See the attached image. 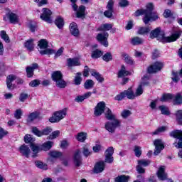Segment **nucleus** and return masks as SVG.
Segmentation results:
<instances>
[{
  "mask_svg": "<svg viewBox=\"0 0 182 182\" xmlns=\"http://www.w3.org/2000/svg\"><path fill=\"white\" fill-rule=\"evenodd\" d=\"M180 36H181V31H176L171 36L165 37L164 32L161 31V28H160V27L155 28L150 33L151 39H154V38H156L157 41H159V42H162L163 43L176 42V41H177Z\"/></svg>",
  "mask_w": 182,
  "mask_h": 182,
  "instance_id": "nucleus-1",
  "label": "nucleus"
},
{
  "mask_svg": "<svg viewBox=\"0 0 182 182\" xmlns=\"http://www.w3.org/2000/svg\"><path fill=\"white\" fill-rule=\"evenodd\" d=\"M153 9H154V6L151 3H149L146 5V9H139L135 11L134 14V16H140L144 15L142 21L145 25H147L149 22H153V21H156L159 19L157 14L153 13Z\"/></svg>",
  "mask_w": 182,
  "mask_h": 182,
  "instance_id": "nucleus-2",
  "label": "nucleus"
},
{
  "mask_svg": "<svg viewBox=\"0 0 182 182\" xmlns=\"http://www.w3.org/2000/svg\"><path fill=\"white\" fill-rule=\"evenodd\" d=\"M141 95H143V87L139 85V87L136 88L135 94L132 90V88H129L127 90H124V92L115 96L114 100L120 102V100H123L124 97H127V99L133 100V99L139 97V96H141Z\"/></svg>",
  "mask_w": 182,
  "mask_h": 182,
  "instance_id": "nucleus-3",
  "label": "nucleus"
},
{
  "mask_svg": "<svg viewBox=\"0 0 182 182\" xmlns=\"http://www.w3.org/2000/svg\"><path fill=\"white\" fill-rule=\"evenodd\" d=\"M51 78L55 82V86L60 89H65L67 86L66 81L63 80V75L60 71H55L51 75Z\"/></svg>",
  "mask_w": 182,
  "mask_h": 182,
  "instance_id": "nucleus-4",
  "label": "nucleus"
},
{
  "mask_svg": "<svg viewBox=\"0 0 182 182\" xmlns=\"http://www.w3.org/2000/svg\"><path fill=\"white\" fill-rule=\"evenodd\" d=\"M66 108L59 111H56L53 113V116L49 118V122L50 123H58L60 120H62L63 119H65V117H66Z\"/></svg>",
  "mask_w": 182,
  "mask_h": 182,
  "instance_id": "nucleus-5",
  "label": "nucleus"
},
{
  "mask_svg": "<svg viewBox=\"0 0 182 182\" xmlns=\"http://www.w3.org/2000/svg\"><path fill=\"white\" fill-rule=\"evenodd\" d=\"M169 136L173 139H178V142L173 143L176 149H182V130L176 129L170 132Z\"/></svg>",
  "mask_w": 182,
  "mask_h": 182,
  "instance_id": "nucleus-6",
  "label": "nucleus"
},
{
  "mask_svg": "<svg viewBox=\"0 0 182 182\" xmlns=\"http://www.w3.org/2000/svg\"><path fill=\"white\" fill-rule=\"evenodd\" d=\"M122 122L119 119H114L112 121H108L105 123V129L109 132V133H114L117 127H120Z\"/></svg>",
  "mask_w": 182,
  "mask_h": 182,
  "instance_id": "nucleus-7",
  "label": "nucleus"
},
{
  "mask_svg": "<svg viewBox=\"0 0 182 182\" xmlns=\"http://www.w3.org/2000/svg\"><path fill=\"white\" fill-rule=\"evenodd\" d=\"M109 38V33L104 31L102 33H100L97 35L96 39L102 46L107 48L109 46V41H107Z\"/></svg>",
  "mask_w": 182,
  "mask_h": 182,
  "instance_id": "nucleus-8",
  "label": "nucleus"
},
{
  "mask_svg": "<svg viewBox=\"0 0 182 182\" xmlns=\"http://www.w3.org/2000/svg\"><path fill=\"white\" fill-rule=\"evenodd\" d=\"M40 18L47 23H52V11L48 8H43Z\"/></svg>",
  "mask_w": 182,
  "mask_h": 182,
  "instance_id": "nucleus-9",
  "label": "nucleus"
},
{
  "mask_svg": "<svg viewBox=\"0 0 182 182\" xmlns=\"http://www.w3.org/2000/svg\"><path fill=\"white\" fill-rule=\"evenodd\" d=\"M164 66V63L156 61L148 68L147 73L149 74L157 73V72H160L163 69Z\"/></svg>",
  "mask_w": 182,
  "mask_h": 182,
  "instance_id": "nucleus-10",
  "label": "nucleus"
},
{
  "mask_svg": "<svg viewBox=\"0 0 182 182\" xmlns=\"http://www.w3.org/2000/svg\"><path fill=\"white\" fill-rule=\"evenodd\" d=\"M106 109H107V107H106V103L105 102L102 101L98 102L95 107V116H96L97 117H99V116H102V114H103V113H105V112L106 111Z\"/></svg>",
  "mask_w": 182,
  "mask_h": 182,
  "instance_id": "nucleus-11",
  "label": "nucleus"
},
{
  "mask_svg": "<svg viewBox=\"0 0 182 182\" xmlns=\"http://www.w3.org/2000/svg\"><path fill=\"white\" fill-rule=\"evenodd\" d=\"M154 145L155 146L154 154V156H159L161 151L164 149V142L163 140L157 139L154 141Z\"/></svg>",
  "mask_w": 182,
  "mask_h": 182,
  "instance_id": "nucleus-12",
  "label": "nucleus"
},
{
  "mask_svg": "<svg viewBox=\"0 0 182 182\" xmlns=\"http://www.w3.org/2000/svg\"><path fill=\"white\" fill-rule=\"evenodd\" d=\"M73 11H76V16L77 18H83L85 16H86L85 12H86V6L81 5L79 6L77 10V5L76 3L73 4Z\"/></svg>",
  "mask_w": 182,
  "mask_h": 182,
  "instance_id": "nucleus-13",
  "label": "nucleus"
},
{
  "mask_svg": "<svg viewBox=\"0 0 182 182\" xmlns=\"http://www.w3.org/2000/svg\"><path fill=\"white\" fill-rule=\"evenodd\" d=\"M32 132L38 137H42V136H48L50 134V133H52V128L46 127V129L41 131L36 127H33Z\"/></svg>",
  "mask_w": 182,
  "mask_h": 182,
  "instance_id": "nucleus-14",
  "label": "nucleus"
},
{
  "mask_svg": "<svg viewBox=\"0 0 182 182\" xmlns=\"http://www.w3.org/2000/svg\"><path fill=\"white\" fill-rule=\"evenodd\" d=\"M114 153V149L112 146L109 147L105 151V159L104 163H108L109 164H112L114 161L113 154Z\"/></svg>",
  "mask_w": 182,
  "mask_h": 182,
  "instance_id": "nucleus-15",
  "label": "nucleus"
},
{
  "mask_svg": "<svg viewBox=\"0 0 182 182\" xmlns=\"http://www.w3.org/2000/svg\"><path fill=\"white\" fill-rule=\"evenodd\" d=\"M113 6H114V1H113V0H109L107 5V10L104 12V15L106 18H110L113 16Z\"/></svg>",
  "mask_w": 182,
  "mask_h": 182,
  "instance_id": "nucleus-16",
  "label": "nucleus"
},
{
  "mask_svg": "<svg viewBox=\"0 0 182 182\" xmlns=\"http://www.w3.org/2000/svg\"><path fill=\"white\" fill-rule=\"evenodd\" d=\"M156 176L161 181H164L165 180H167V173H166V166H161L157 173Z\"/></svg>",
  "mask_w": 182,
  "mask_h": 182,
  "instance_id": "nucleus-17",
  "label": "nucleus"
},
{
  "mask_svg": "<svg viewBox=\"0 0 182 182\" xmlns=\"http://www.w3.org/2000/svg\"><path fill=\"white\" fill-rule=\"evenodd\" d=\"M73 163L75 167H80L82 166V156H80V151L77 150L73 155Z\"/></svg>",
  "mask_w": 182,
  "mask_h": 182,
  "instance_id": "nucleus-18",
  "label": "nucleus"
},
{
  "mask_svg": "<svg viewBox=\"0 0 182 182\" xmlns=\"http://www.w3.org/2000/svg\"><path fill=\"white\" fill-rule=\"evenodd\" d=\"M104 113L107 120H109V121L118 120L116 118V115L114 114V113L112 112L111 109H109V107L105 108V111Z\"/></svg>",
  "mask_w": 182,
  "mask_h": 182,
  "instance_id": "nucleus-19",
  "label": "nucleus"
},
{
  "mask_svg": "<svg viewBox=\"0 0 182 182\" xmlns=\"http://www.w3.org/2000/svg\"><path fill=\"white\" fill-rule=\"evenodd\" d=\"M105 161H101L97 162L94 167V173H95L96 174L102 173V171L105 170Z\"/></svg>",
  "mask_w": 182,
  "mask_h": 182,
  "instance_id": "nucleus-20",
  "label": "nucleus"
},
{
  "mask_svg": "<svg viewBox=\"0 0 182 182\" xmlns=\"http://www.w3.org/2000/svg\"><path fill=\"white\" fill-rule=\"evenodd\" d=\"M92 96V92H87L82 95H78L75 98V102L82 103L85 99H89Z\"/></svg>",
  "mask_w": 182,
  "mask_h": 182,
  "instance_id": "nucleus-21",
  "label": "nucleus"
},
{
  "mask_svg": "<svg viewBox=\"0 0 182 182\" xmlns=\"http://www.w3.org/2000/svg\"><path fill=\"white\" fill-rule=\"evenodd\" d=\"M19 151L22 154L28 159L29 157V154H31V149L28 147V146L23 144L19 148Z\"/></svg>",
  "mask_w": 182,
  "mask_h": 182,
  "instance_id": "nucleus-22",
  "label": "nucleus"
},
{
  "mask_svg": "<svg viewBox=\"0 0 182 182\" xmlns=\"http://www.w3.org/2000/svg\"><path fill=\"white\" fill-rule=\"evenodd\" d=\"M90 73L94 77H95L99 83H103V82H105V78L103 76H102L100 73L96 71V70H91Z\"/></svg>",
  "mask_w": 182,
  "mask_h": 182,
  "instance_id": "nucleus-23",
  "label": "nucleus"
},
{
  "mask_svg": "<svg viewBox=\"0 0 182 182\" xmlns=\"http://www.w3.org/2000/svg\"><path fill=\"white\" fill-rule=\"evenodd\" d=\"M70 31L73 36H79V28H77L76 23H71L70 24Z\"/></svg>",
  "mask_w": 182,
  "mask_h": 182,
  "instance_id": "nucleus-24",
  "label": "nucleus"
},
{
  "mask_svg": "<svg viewBox=\"0 0 182 182\" xmlns=\"http://www.w3.org/2000/svg\"><path fill=\"white\" fill-rule=\"evenodd\" d=\"M173 105H182V92H177L176 95H173Z\"/></svg>",
  "mask_w": 182,
  "mask_h": 182,
  "instance_id": "nucleus-25",
  "label": "nucleus"
},
{
  "mask_svg": "<svg viewBox=\"0 0 182 182\" xmlns=\"http://www.w3.org/2000/svg\"><path fill=\"white\" fill-rule=\"evenodd\" d=\"M68 66L72 68L73 66H80V62L77 58H68L67 59Z\"/></svg>",
  "mask_w": 182,
  "mask_h": 182,
  "instance_id": "nucleus-26",
  "label": "nucleus"
},
{
  "mask_svg": "<svg viewBox=\"0 0 182 182\" xmlns=\"http://www.w3.org/2000/svg\"><path fill=\"white\" fill-rule=\"evenodd\" d=\"M7 16L9 19L10 23H18V22H19V17H18V15L14 13H9Z\"/></svg>",
  "mask_w": 182,
  "mask_h": 182,
  "instance_id": "nucleus-27",
  "label": "nucleus"
},
{
  "mask_svg": "<svg viewBox=\"0 0 182 182\" xmlns=\"http://www.w3.org/2000/svg\"><path fill=\"white\" fill-rule=\"evenodd\" d=\"M53 146V141H47L41 146V150H43V151H48L52 149Z\"/></svg>",
  "mask_w": 182,
  "mask_h": 182,
  "instance_id": "nucleus-28",
  "label": "nucleus"
},
{
  "mask_svg": "<svg viewBox=\"0 0 182 182\" xmlns=\"http://www.w3.org/2000/svg\"><path fill=\"white\" fill-rule=\"evenodd\" d=\"M141 82L139 85V86H141V87H146V86H149V85H150V82H149V80H150V75L149 74H146L143 76L142 79H141Z\"/></svg>",
  "mask_w": 182,
  "mask_h": 182,
  "instance_id": "nucleus-29",
  "label": "nucleus"
},
{
  "mask_svg": "<svg viewBox=\"0 0 182 182\" xmlns=\"http://www.w3.org/2000/svg\"><path fill=\"white\" fill-rule=\"evenodd\" d=\"M25 48H26L27 50H29V52H32L33 49L35 48V45L33 44V39H29L24 43Z\"/></svg>",
  "mask_w": 182,
  "mask_h": 182,
  "instance_id": "nucleus-30",
  "label": "nucleus"
},
{
  "mask_svg": "<svg viewBox=\"0 0 182 182\" xmlns=\"http://www.w3.org/2000/svg\"><path fill=\"white\" fill-rule=\"evenodd\" d=\"M16 79L15 75H10L7 77L6 85L9 90H12L14 87H12V82Z\"/></svg>",
  "mask_w": 182,
  "mask_h": 182,
  "instance_id": "nucleus-31",
  "label": "nucleus"
},
{
  "mask_svg": "<svg viewBox=\"0 0 182 182\" xmlns=\"http://www.w3.org/2000/svg\"><path fill=\"white\" fill-rule=\"evenodd\" d=\"M129 180H130V176L126 175H120L114 178L115 182H129Z\"/></svg>",
  "mask_w": 182,
  "mask_h": 182,
  "instance_id": "nucleus-32",
  "label": "nucleus"
},
{
  "mask_svg": "<svg viewBox=\"0 0 182 182\" xmlns=\"http://www.w3.org/2000/svg\"><path fill=\"white\" fill-rule=\"evenodd\" d=\"M113 28V25L111 23H105L101 25L98 28L97 31H101L102 32H106L107 31H110Z\"/></svg>",
  "mask_w": 182,
  "mask_h": 182,
  "instance_id": "nucleus-33",
  "label": "nucleus"
},
{
  "mask_svg": "<svg viewBox=\"0 0 182 182\" xmlns=\"http://www.w3.org/2000/svg\"><path fill=\"white\" fill-rule=\"evenodd\" d=\"M55 23L58 29H62L65 25V21H63V18L60 16H58L55 21Z\"/></svg>",
  "mask_w": 182,
  "mask_h": 182,
  "instance_id": "nucleus-34",
  "label": "nucleus"
},
{
  "mask_svg": "<svg viewBox=\"0 0 182 182\" xmlns=\"http://www.w3.org/2000/svg\"><path fill=\"white\" fill-rule=\"evenodd\" d=\"M144 41L140 37H134L131 39V43L134 46H137L139 45H141Z\"/></svg>",
  "mask_w": 182,
  "mask_h": 182,
  "instance_id": "nucleus-35",
  "label": "nucleus"
},
{
  "mask_svg": "<svg viewBox=\"0 0 182 182\" xmlns=\"http://www.w3.org/2000/svg\"><path fill=\"white\" fill-rule=\"evenodd\" d=\"M102 55H103V51L99 49L95 50L91 53V58H92V59H99V58H100Z\"/></svg>",
  "mask_w": 182,
  "mask_h": 182,
  "instance_id": "nucleus-36",
  "label": "nucleus"
},
{
  "mask_svg": "<svg viewBox=\"0 0 182 182\" xmlns=\"http://www.w3.org/2000/svg\"><path fill=\"white\" fill-rule=\"evenodd\" d=\"M129 72L126 70V67L122 65L120 70L118 73V77H124V76H129Z\"/></svg>",
  "mask_w": 182,
  "mask_h": 182,
  "instance_id": "nucleus-37",
  "label": "nucleus"
},
{
  "mask_svg": "<svg viewBox=\"0 0 182 182\" xmlns=\"http://www.w3.org/2000/svg\"><path fill=\"white\" fill-rule=\"evenodd\" d=\"M176 120L180 126H182V109H179L175 113Z\"/></svg>",
  "mask_w": 182,
  "mask_h": 182,
  "instance_id": "nucleus-38",
  "label": "nucleus"
},
{
  "mask_svg": "<svg viewBox=\"0 0 182 182\" xmlns=\"http://www.w3.org/2000/svg\"><path fill=\"white\" fill-rule=\"evenodd\" d=\"M95 86V82L93 80H86V81L84 83V87L87 90H89V89H93V87Z\"/></svg>",
  "mask_w": 182,
  "mask_h": 182,
  "instance_id": "nucleus-39",
  "label": "nucleus"
},
{
  "mask_svg": "<svg viewBox=\"0 0 182 182\" xmlns=\"http://www.w3.org/2000/svg\"><path fill=\"white\" fill-rule=\"evenodd\" d=\"M35 165L36 167H37L38 168H41V170H48V164L41 161H36Z\"/></svg>",
  "mask_w": 182,
  "mask_h": 182,
  "instance_id": "nucleus-40",
  "label": "nucleus"
},
{
  "mask_svg": "<svg viewBox=\"0 0 182 182\" xmlns=\"http://www.w3.org/2000/svg\"><path fill=\"white\" fill-rule=\"evenodd\" d=\"M38 46L40 49H46L49 46V43L46 39H41L38 41Z\"/></svg>",
  "mask_w": 182,
  "mask_h": 182,
  "instance_id": "nucleus-41",
  "label": "nucleus"
},
{
  "mask_svg": "<svg viewBox=\"0 0 182 182\" xmlns=\"http://www.w3.org/2000/svg\"><path fill=\"white\" fill-rule=\"evenodd\" d=\"M122 57L126 63H128V65H133V59H132V57H130L129 54L124 53L122 54Z\"/></svg>",
  "mask_w": 182,
  "mask_h": 182,
  "instance_id": "nucleus-42",
  "label": "nucleus"
},
{
  "mask_svg": "<svg viewBox=\"0 0 182 182\" xmlns=\"http://www.w3.org/2000/svg\"><path fill=\"white\" fill-rule=\"evenodd\" d=\"M87 134L85 132H80L76 136V139L80 143H83L86 140Z\"/></svg>",
  "mask_w": 182,
  "mask_h": 182,
  "instance_id": "nucleus-43",
  "label": "nucleus"
},
{
  "mask_svg": "<svg viewBox=\"0 0 182 182\" xmlns=\"http://www.w3.org/2000/svg\"><path fill=\"white\" fill-rule=\"evenodd\" d=\"M159 110L161 112V114H164L165 116H170V109L168 107L164 105H161L159 107Z\"/></svg>",
  "mask_w": 182,
  "mask_h": 182,
  "instance_id": "nucleus-44",
  "label": "nucleus"
},
{
  "mask_svg": "<svg viewBox=\"0 0 182 182\" xmlns=\"http://www.w3.org/2000/svg\"><path fill=\"white\" fill-rule=\"evenodd\" d=\"M74 83L76 86H79L82 83V73H77L74 78Z\"/></svg>",
  "mask_w": 182,
  "mask_h": 182,
  "instance_id": "nucleus-45",
  "label": "nucleus"
},
{
  "mask_svg": "<svg viewBox=\"0 0 182 182\" xmlns=\"http://www.w3.org/2000/svg\"><path fill=\"white\" fill-rule=\"evenodd\" d=\"M44 50H39L41 55H53L55 50L52 48H43Z\"/></svg>",
  "mask_w": 182,
  "mask_h": 182,
  "instance_id": "nucleus-46",
  "label": "nucleus"
},
{
  "mask_svg": "<svg viewBox=\"0 0 182 182\" xmlns=\"http://www.w3.org/2000/svg\"><path fill=\"white\" fill-rule=\"evenodd\" d=\"M174 97V95L173 94H164L160 99L161 102H168V100H171Z\"/></svg>",
  "mask_w": 182,
  "mask_h": 182,
  "instance_id": "nucleus-47",
  "label": "nucleus"
},
{
  "mask_svg": "<svg viewBox=\"0 0 182 182\" xmlns=\"http://www.w3.org/2000/svg\"><path fill=\"white\" fill-rule=\"evenodd\" d=\"M60 132L59 130L53 132L48 137V140H53L54 139H57L58 136H60Z\"/></svg>",
  "mask_w": 182,
  "mask_h": 182,
  "instance_id": "nucleus-48",
  "label": "nucleus"
},
{
  "mask_svg": "<svg viewBox=\"0 0 182 182\" xmlns=\"http://www.w3.org/2000/svg\"><path fill=\"white\" fill-rule=\"evenodd\" d=\"M31 149L34 154L32 156V157H33V158L36 157V154H38V153H39V150L41 148H39V146H36V144H31Z\"/></svg>",
  "mask_w": 182,
  "mask_h": 182,
  "instance_id": "nucleus-49",
  "label": "nucleus"
},
{
  "mask_svg": "<svg viewBox=\"0 0 182 182\" xmlns=\"http://www.w3.org/2000/svg\"><path fill=\"white\" fill-rule=\"evenodd\" d=\"M0 36L1 39H4L6 43H9V42H11V40H9V36L6 34V31H1L0 33Z\"/></svg>",
  "mask_w": 182,
  "mask_h": 182,
  "instance_id": "nucleus-50",
  "label": "nucleus"
},
{
  "mask_svg": "<svg viewBox=\"0 0 182 182\" xmlns=\"http://www.w3.org/2000/svg\"><path fill=\"white\" fill-rule=\"evenodd\" d=\"M151 29L149 27H141L138 31L139 35H146V33H149Z\"/></svg>",
  "mask_w": 182,
  "mask_h": 182,
  "instance_id": "nucleus-51",
  "label": "nucleus"
},
{
  "mask_svg": "<svg viewBox=\"0 0 182 182\" xmlns=\"http://www.w3.org/2000/svg\"><path fill=\"white\" fill-rule=\"evenodd\" d=\"M102 59L105 62H110V60H113V55H112V53H106L103 56Z\"/></svg>",
  "mask_w": 182,
  "mask_h": 182,
  "instance_id": "nucleus-52",
  "label": "nucleus"
},
{
  "mask_svg": "<svg viewBox=\"0 0 182 182\" xmlns=\"http://www.w3.org/2000/svg\"><path fill=\"white\" fill-rule=\"evenodd\" d=\"M167 130V127H160L156 130H155L152 134L156 136V134H160V133H164Z\"/></svg>",
  "mask_w": 182,
  "mask_h": 182,
  "instance_id": "nucleus-53",
  "label": "nucleus"
},
{
  "mask_svg": "<svg viewBox=\"0 0 182 182\" xmlns=\"http://www.w3.org/2000/svg\"><path fill=\"white\" fill-rule=\"evenodd\" d=\"M150 164L149 160L141 159L138 161V166H141V167H147Z\"/></svg>",
  "mask_w": 182,
  "mask_h": 182,
  "instance_id": "nucleus-54",
  "label": "nucleus"
},
{
  "mask_svg": "<svg viewBox=\"0 0 182 182\" xmlns=\"http://www.w3.org/2000/svg\"><path fill=\"white\" fill-rule=\"evenodd\" d=\"M82 154L85 156V157H89L90 154H92V152H90V149H89V147L87 146H82Z\"/></svg>",
  "mask_w": 182,
  "mask_h": 182,
  "instance_id": "nucleus-55",
  "label": "nucleus"
},
{
  "mask_svg": "<svg viewBox=\"0 0 182 182\" xmlns=\"http://www.w3.org/2000/svg\"><path fill=\"white\" fill-rule=\"evenodd\" d=\"M38 117L39 113H38L37 112H32L28 115V120L30 122H33V120H35V119H38Z\"/></svg>",
  "mask_w": 182,
  "mask_h": 182,
  "instance_id": "nucleus-56",
  "label": "nucleus"
},
{
  "mask_svg": "<svg viewBox=\"0 0 182 182\" xmlns=\"http://www.w3.org/2000/svg\"><path fill=\"white\" fill-rule=\"evenodd\" d=\"M24 141L25 143H33L35 141V139L32 137V135L31 134H26L24 136Z\"/></svg>",
  "mask_w": 182,
  "mask_h": 182,
  "instance_id": "nucleus-57",
  "label": "nucleus"
},
{
  "mask_svg": "<svg viewBox=\"0 0 182 182\" xmlns=\"http://www.w3.org/2000/svg\"><path fill=\"white\" fill-rule=\"evenodd\" d=\"M136 157H140L141 156V147L139 146H135L134 149Z\"/></svg>",
  "mask_w": 182,
  "mask_h": 182,
  "instance_id": "nucleus-58",
  "label": "nucleus"
},
{
  "mask_svg": "<svg viewBox=\"0 0 182 182\" xmlns=\"http://www.w3.org/2000/svg\"><path fill=\"white\" fill-rule=\"evenodd\" d=\"M26 70L27 73V77H32V76H33V72L35 70L32 69V67L27 66Z\"/></svg>",
  "mask_w": 182,
  "mask_h": 182,
  "instance_id": "nucleus-59",
  "label": "nucleus"
},
{
  "mask_svg": "<svg viewBox=\"0 0 182 182\" xmlns=\"http://www.w3.org/2000/svg\"><path fill=\"white\" fill-rule=\"evenodd\" d=\"M41 85V80H33L29 82V86L31 87H38Z\"/></svg>",
  "mask_w": 182,
  "mask_h": 182,
  "instance_id": "nucleus-60",
  "label": "nucleus"
},
{
  "mask_svg": "<svg viewBox=\"0 0 182 182\" xmlns=\"http://www.w3.org/2000/svg\"><path fill=\"white\" fill-rule=\"evenodd\" d=\"M130 5V3L127 0H119V6L120 8H126L127 6H129Z\"/></svg>",
  "mask_w": 182,
  "mask_h": 182,
  "instance_id": "nucleus-61",
  "label": "nucleus"
},
{
  "mask_svg": "<svg viewBox=\"0 0 182 182\" xmlns=\"http://www.w3.org/2000/svg\"><path fill=\"white\" fill-rule=\"evenodd\" d=\"M50 157H53L54 159H58L60 156H62L61 152L56 151H52L50 152Z\"/></svg>",
  "mask_w": 182,
  "mask_h": 182,
  "instance_id": "nucleus-62",
  "label": "nucleus"
},
{
  "mask_svg": "<svg viewBox=\"0 0 182 182\" xmlns=\"http://www.w3.org/2000/svg\"><path fill=\"white\" fill-rule=\"evenodd\" d=\"M130 114H132V112H130V110L124 109L122 111L121 116L123 117V119H127Z\"/></svg>",
  "mask_w": 182,
  "mask_h": 182,
  "instance_id": "nucleus-63",
  "label": "nucleus"
},
{
  "mask_svg": "<svg viewBox=\"0 0 182 182\" xmlns=\"http://www.w3.org/2000/svg\"><path fill=\"white\" fill-rule=\"evenodd\" d=\"M29 97V95L26 94V93H21L20 94V97H19V100L20 102H25L26 100V99H28Z\"/></svg>",
  "mask_w": 182,
  "mask_h": 182,
  "instance_id": "nucleus-64",
  "label": "nucleus"
}]
</instances>
